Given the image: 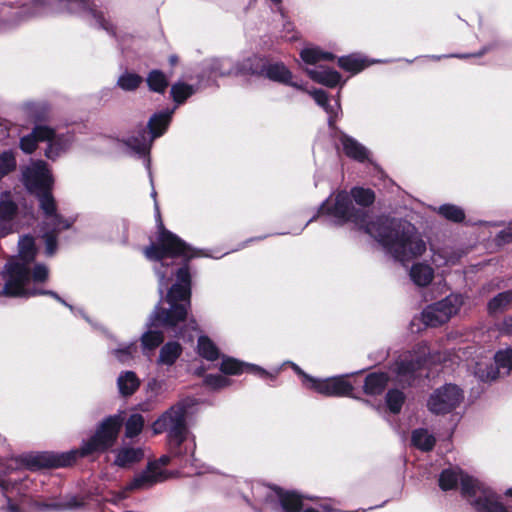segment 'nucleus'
<instances>
[{"label": "nucleus", "instance_id": "nucleus-25", "mask_svg": "<svg viewBox=\"0 0 512 512\" xmlns=\"http://www.w3.org/2000/svg\"><path fill=\"white\" fill-rule=\"evenodd\" d=\"M302 61L308 65H315L321 61L333 60L334 55L330 52L322 51L318 47H306L300 52Z\"/></svg>", "mask_w": 512, "mask_h": 512}, {"label": "nucleus", "instance_id": "nucleus-36", "mask_svg": "<svg viewBox=\"0 0 512 512\" xmlns=\"http://www.w3.org/2000/svg\"><path fill=\"white\" fill-rule=\"evenodd\" d=\"M193 93H194L193 86L182 83V82L175 83L171 87V95L173 97V100L177 104H182Z\"/></svg>", "mask_w": 512, "mask_h": 512}, {"label": "nucleus", "instance_id": "nucleus-7", "mask_svg": "<svg viewBox=\"0 0 512 512\" xmlns=\"http://www.w3.org/2000/svg\"><path fill=\"white\" fill-rule=\"evenodd\" d=\"M230 66L231 63L228 59L214 60L212 63V71L220 76L238 73H261L272 81L290 85L298 89H303L301 86L292 82L291 71L281 62L264 65L261 58L253 57L247 59L242 67L237 68L235 71H233Z\"/></svg>", "mask_w": 512, "mask_h": 512}, {"label": "nucleus", "instance_id": "nucleus-35", "mask_svg": "<svg viewBox=\"0 0 512 512\" xmlns=\"http://www.w3.org/2000/svg\"><path fill=\"white\" fill-rule=\"evenodd\" d=\"M147 83L152 91L163 93L168 86V79L162 72L154 70L149 73Z\"/></svg>", "mask_w": 512, "mask_h": 512}, {"label": "nucleus", "instance_id": "nucleus-4", "mask_svg": "<svg viewBox=\"0 0 512 512\" xmlns=\"http://www.w3.org/2000/svg\"><path fill=\"white\" fill-rule=\"evenodd\" d=\"M460 484L463 497L477 512H507L498 497L482 482L465 474L460 468L453 467L443 470L439 476L442 490L454 489Z\"/></svg>", "mask_w": 512, "mask_h": 512}, {"label": "nucleus", "instance_id": "nucleus-42", "mask_svg": "<svg viewBox=\"0 0 512 512\" xmlns=\"http://www.w3.org/2000/svg\"><path fill=\"white\" fill-rule=\"evenodd\" d=\"M494 361L499 372L500 369L510 371L512 369V349L498 351L494 356Z\"/></svg>", "mask_w": 512, "mask_h": 512}, {"label": "nucleus", "instance_id": "nucleus-54", "mask_svg": "<svg viewBox=\"0 0 512 512\" xmlns=\"http://www.w3.org/2000/svg\"><path fill=\"white\" fill-rule=\"evenodd\" d=\"M501 330L504 333H511L512 332V318H507L503 321Z\"/></svg>", "mask_w": 512, "mask_h": 512}, {"label": "nucleus", "instance_id": "nucleus-43", "mask_svg": "<svg viewBox=\"0 0 512 512\" xmlns=\"http://www.w3.org/2000/svg\"><path fill=\"white\" fill-rule=\"evenodd\" d=\"M351 194L355 202L361 206H368L373 203L375 196L370 189L354 188Z\"/></svg>", "mask_w": 512, "mask_h": 512}, {"label": "nucleus", "instance_id": "nucleus-59", "mask_svg": "<svg viewBox=\"0 0 512 512\" xmlns=\"http://www.w3.org/2000/svg\"><path fill=\"white\" fill-rule=\"evenodd\" d=\"M506 497H512V488L505 492Z\"/></svg>", "mask_w": 512, "mask_h": 512}, {"label": "nucleus", "instance_id": "nucleus-53", "mask_svg": "<svg viewBox=\"0 0 512 512\" xmlns=\"http://www.w3.org/2000/svg\"><path fill=\"white\" fill-rule=\"evenodd\" d=\"M16 481H17L16 478H8V479L0 478V487L3 490H8L9 485L14 484Z\"/></svg>", "mask_w": 512, "mask_h": 512}, {"label": "nucleus", "instance_id": "nucleus-24", "mask_svg": "<svg viewBox=\"0 0 512 512\" xmlns=\"http://www.w3.org/2000/svg\"><path fill=\"white\" fill-rule=\"evenodd\" d=\"M244 367L261 377H266L269 375L268 372L260 367L255 365L242 364L233 358H224L221 363V371L225 374H239L243 371Z\"/></svg>", "mask_w": 512, "mask_h": 512}, {"label": "nucleus", "instance_id": "nucleus-28", "mask_svg": "<svg viewBox=\"0 0 512 512\" xmlns=\"http://www.w3.org/2000/svg\"><path fill=\"white\" fill-rule=\"evenodd\" d=\"M117 384L120 393L124 396H128L138 389L140 381L134 372L127 371L120 374Z\"/></svg>", "mask_w": 512, "mask_h": 512}, {"label": "nucleus", "instance_id": "nucleus-61", "mask_svg": "<svg viewBox=\"0 0 512 512\" xmlns=\"http://www.w3.org/2000/svg\"><path fill=\"white\" fill-rule=\"evenodd\" d=\"M152 197H153L154 199L156 198V191H155V190H153V191H152Z\"/></svg>", "mask_w": 512, "mask_h": 512}, {"label": "nucleus", "instance_id": "nucleus-27", "mask_svg": "<svg viewBox=\"0 0 512 512\" xmlns=\"http://www.w3.org/2000/svg\"><path fill=\"white\" fill-rule=\"evenodd\" d=\"M387 381L384 373H372L365 379L364 391L369 395L380 394L385 389Z\"/></svg>", "mask_w": 512, "mask_h": 512}, {"label": "nucleus", "instance_id": "nucleus-38", "mask_svg": "<svg viewBox=\"0 0 512 512\" xmlns=\"http://www.w3.org/2000/svg\"><path fill=\"white\" fill-rule=\"evenodd\" d=\"M163 341V335L161 332L157 331H148L144 333L141 337L142 349L143 352L154 350L157 346L160 345Z\"/></svg>", "mask_w": 512, "mask_h": 512}, {"label": "nucleus", "instance_id": "nucleus-31", "mask_svg": "<svg viewBox=\"0 0 512 512\" xmlns=\"http://www.w3.org/2000/svg\"><path fill=\"white\" fill-rule=\"evenodd\" d=\"M285 512H298L302 507L300 496L292 492L276 491Z\"/></svg>", "mask_w": 512, "mask_h": 512}, {"label": "nucleus", "instance_id": "nucleus-60", "mask_svg": "<svg viewBox=\"0 0 512 512\" xmlns=\"http://www.w3.org/2000/svg\"><path fill=\"white\" fill-rule=\"evenodd\" d=\"M303 512H318V511L315 509H312V508H307Z\"/></svg>", "mask_w": 512, "mask_h": 512}, {"label": "nucleus", "instance_id": "nucleus-40", "mask_svg": "<svg viewBox=\"0 0 512 512\" xmlns=\"http://www.w3.org/2000/svg\"><path fill=\"white\" fill-rule=\"evenodd\" d=\"M142 82V78L133 73H124L118 79V86L126 91H131L136 89L140 83Z\"/></svg>", "mask_w": 512, "mask_h": 512}, {"label": "nucleus", "instance_id": "nucleus-56", "mask_svg": "<svg viewBox=\"0 0 512 512\" xmlns=\"http://www.w3.org/2000/svg\"><path fill=\"white\" fill-rule=\"evenodd\" d=\"M294 369L295 371L301 375L303 378H304V381H305V384L307 385V381L305 380V375H307L306 373H304L298 366L294 365Z\"/></svg>", "mask_w": 512, "mask_h": 512}, {"label": "nucleus", "instance_id": "nucleus-52", "mask_svg": "<svg viewBox=\"0 0 512 512\" xmlns=\"http://www.w3.org/2000/svg\"><path fill=\"white\" fill-rule=\"evenodd\" d=\"M156 273L159 277V291L160 293L162 294L163 293V288L165 286H167L168 284V281L165 280V275L163 272H161L159 269L156 268Z\"/></svg>", "mask_w": 512, "mask_h": 512}, {"label": "nucleus", "instance_id": "nucleus-5", "mask_svg": "<svg viewBox=\"0 0 512 512\" xmlns=\"http://www.w3.org/2000/svg\"><path fill=\"white\" fill-rule=\"evenodd\" d=\"M169 310L157 306L150 317L151 326H175L187 316L190 306V274L186 267L177 272V283L168 291Z\"/></svg>", "mask_w": 512, "mask_h": 512}, {"label": "nucleus", "instance_id": "nucleus-64", "mask_svg": "<svg viewBox=\"0 0 512 512\" xmlns=\"http://www.w3.org/2000/svg\"><path fill=\"white\" fill-rule=\"evenodd\" d=\"M146 162H147V163H146V165H147V167L149 168L150 161H149V160H147Z\"/></svg>", "mask_w": 512, "mask_h": 512}, {"label": "nucleus", "instance_id": "nucleus-3", "mask_svg": "<svg viewBox=\"0 0 512 512\" xmlns=\"http://www.w3.org/2000/svg\"><path fill=\"white\" fill-rule=\"evenodd\" d=\"M23 179L26 187L38 195L40 208L46 217V225L51 227L50 231L44 233L43 238L46 244L45 252L52 256L56 250V232L70 226L69 222L56 212L55 200L49 192L53 184L52 175L45 162L36 161L24 170Z\"/></svg>", "mask_w": 512, "mask_h": 512}, {"label": "nucleus", "instance_id": "nucleus-48", "mask_svg": "<svg viewBox=\"0 0 512 512\" xmlns=\"http://www.w3.org/2000/svg\"><path fill=\"white\" fill-rule=\"evenodd\" d=\"M206 384L213 389H220L229 385V380L222 375H210L206 377Z\"/></svg>", "mask_w": 512, "mask_h": 512}, {"label": "nucleus", "instance_id": "nucleus-45", "mask_svg": "<svg viewBox=\"0 0 512 512\" xmlns=\"http://www.w3.org/2000/svg\"><path fill=\"white\" fill-rule=\"evenodd\" d=\"M386 401L389 410L393 413H398L404 402V395L401 391L391 390L387 394Z\"/></svg>", "mask_w": 512, "mask_h": 512}, {"label": "nucleus", "instance_id": "nucleus-6", "mask_svg": "<svg viewBox=\"0 0 512 512\" xmlns=\"http://www.w3.org/2000/svg\"><path fill=\"white\" fill-rule=\"evenodd\" d=\"M185 414L186 410L182 404L172 406L153 423V431L155 434H159L168 430L174 457L182 455L181 446L184 445L185 453L189 454V456L185 458V462L194 464L196 444L194 437L190 438L187 435Z\"/></svg>", "mask_w": 512, "mask_h": 512}, {"label": "nucleus", "instance_id": "nucleus-10", "mask_svg": "<svg viewBox=\"0 0 512 512\" xmlns=\"http://www.w3.org/2000/svg\"><path fill=\"white\" fill-rule=\"evenodd\" d=\"M121 424L122 419L119 416L104 420L96 433L81 447V455L104 451L111 447L117 439Z\"/></svg>", "mask_w": 512, "mask_h": 512}, {"label": "nucleus", "instance_id": "nucleus-8", "mask_svg": "<svg viewBox=\"0 0 512 512\" xmlns=\"http://www.w3.org/2000/svg\"><path fill=\"white\" fill-rule=\"evenodd\" d=\"M155 209L159 222V235L157 238V244H151L144 250L145 256L149 260L156 261H161L166 256L192 257L193 255L190 253V248L179 237L164 228L160 219L159 207L156 201Z\"/></svg>", "mask_w": 512, "mask_h": 512}, {"label": "nucleus", "instance_id": "nucleus-62", "mask_svg": "<svg viewBox=\"0 0 512 512\" xmlns=\"http://www.w3.org/2000/svg\"><path fill=\"white\" fill-rule=\"evenodd\" d=\"M10 510H11V512H16L15 507L12 505L10 506Z\"/></svg>", "mask_w": 512, "mask_h": 512}, {"label": "nucleus", "instance_id": "nucleus-12", "mask_svg": "<svg viewBox=\"0 0 512 512\" xmlns=\"http://www.w3.org/2000/svg\"><path fill=\"white\" fill-rule=\"evenodd\" d=\"M462 399V391L456 385L447 384L430 395L427 406L432 413L445 414L455 409Z\"/></svg>", "mask_w": 512, "mask_h": 512}, {"label": "nucleus", "instance_id": "nucleus-1", "mask_svg": "<svg viewBox=\"0 0 512 512\" xmlns=\"http://www.w3.org/2000/svg\"><path fill=\"white\" fill-rule=\"evenodd\" d=\"M34 239L24 236L19 240V253L6 265L4 275L5 284L0 294L9 297H31L38 294H47L67 305L57 294L52 291H44L37 288V285L47 280L48 268L38 264L31 271L29 264L36 256Z\"/></svg>", "mask_w": 512, "mask_h": 512}, {"label": "nucleus", "instance_id": "nucleus-17", "mask_svg": "<svg viewBox=\"0 0 512 512\" xmlns=\"http://www.w3.org/2000/svg\"><path fill=\"white\" fill-rule=\"evenodd\" d=\"M16 213V205L8 195H3L0 199V237H4L12 232L11 219Z\"/></svg>", "mask_w": 512, "mask_h": 512}, {"label": "nucleus", "instance_id": "nucleus-16", "mask_svg": "<svg viewBox=\"0 0 512 512\" xmlns=\"http://www.w3.org/2000/svg\"><path fill=\"white\" fill-rule=\"evenodd\" d=\"M54 136V130L48 126L38 125L33 131L20 139V149L27 154L34 152L38 141L50 140Z\"/></svg>", "mask_w": 512, "mask_h": 512}, {"label": "nucleus", "instance_id": "nucleus-18", "mask_svg": "<svg viewBox=\"0 0 512 512\" xmlns=\"http://www.w3.org/2000/svg\"><path fill=\"white\" fill-rule=\"evenodd\" d=\"M46 141L48 142V147L45 155L47 158L55 160L70 147L73 142V136L70 133L56 134L54 132V136Z\"/></svg>", "mask_w": 512, "mask_h": 512}, {"label": "nucleus", "instance_id": "nucleus-14", "mask_svg": "<svg viewBox=\"0 0 512 512\" xmlns=\"http://www.w3.org/2000/svg\"><path fill=\"white\" fill-rule=\"evenodd\" d=\"M307 387L325 396H349L353 390L352 385L344 376L327 379H316L305 375Z\"/></svg>", "mask_w": 512, "mask_h": 512}, {"label": "nucleus", "instance_id": "nucleus-21", "mask_svg": "<svg viewBox=\"0 0 512 512\" xmlns=\"http://www.w3.org/2000/svg\"><path fill=\"white\" fill-rule=\"evenodd\" d=\"M144 458L141 448L123 447L116 451L114 464L121 468H128Z\"/></svg>", "mask_w": 512, "mask_h": 512}, {"label": "nucleus", "instance_id": "nucleus-44", "mask_svg": "<svg viewBox=\"0 0 512 512\" xmlns=\"http://www.w3.org/2000/svg\"><path fill=\"white\" fill-rule=\"evenodd\" d=\"M439 213L448 220L462 221L464 219V212L461 208L454 205H442L439 208Z\"/></svg>", "mask_w": 512, "mask_h": 512}, {"label": "nucleus", "instance_id": "nucleus-50", "mask_svg": "<svg viewBox=\"0 0 512 512\" xmlns=\"http://www.w3.org/2000/svg\"><path fill=\"white\" fill-rule=\"evenodd\" d=\"M80 504L76 501L75 498H71L70 501L65 503H56L52 505H44L47 509H53V510H64V509H73L78 507Z\"/></svg>", "mask_w": 512, "mask_h": 512}, {"label": "nucleus", "instance_id": "nucleus-33", "mask_svg": "<svg viewBox=\"0 0 512 512\" xmlns=\"http://www.w3.org/2000/svg\"><path fill=\"white\" fill-rule=\"evenodd\" d=\"M412 443L423 451H429L434 447L435 438L426 429H416L412 433Z\"/></svg>", "mask_w": 512, "mask_h": 512}, {"label": "nucleus", "instance_id": "nucleus-19", "mask_svg": "<svg viewBox=\"0 0 512 512\" xmlns=\"http://www.w3.org/2000/svg\"><path fill=\"white\" fill-rule=\"evenodd\" d=\"M308 76L315 82L327 87H335L340 83L341 75L332 69L318 67L305 70Z\"/></svg>", "mask_w": 512, "mask_h": 512}, {"label": "nucleus", "instance_id": "nucleus-32", "mask_svg": "<svg viewBox=\"0 0 512 512\" xmlns=\"http://www.w3.org/2000/svg\"><path fill=\"white\" fill-rule=\"evenodd\" d=\"M512 302V292L507 291L499 293L488 303V312L491 315L503 312L506 310Z\"/></svg>", "mask_w": 512, "mask_h": 512}, {"label": "nucleus", "instance_id": "nucleus-20", "mask_svg": "<svg viewBox=\"0 0 512 512\" xmlns=\"http://www.w3.org/2000/svg\"><path fill=\"white\" fill-rule=\"evenodd\" d=\"M410 279L420 287L428 286L434 278V269L427 263H414L409 270Z\"/></svg>", "mask_w": 512, "mask_h": 512}, {"label": "nucleus", "instance_id": "nucleus-47", "mask_svg": "<svg viewBox=\"0 0 512 512\" xmlns=\"http://www.w3.org/2000/svg\"><path fill=\"white\" fill-rule=\"evenodd\" d=\"M420 362H405L401 361L397 364V372L400 377L399 381H408V375L420 367Z\"/></svg>", "mask_w": 512, "mask_h": 512}, {"label": "nucleus", "instance_id": "nucleus-37", "mask_svg": "<svg viewBox=\"0 0 512 512\" xmlns=\"http://www.w3.org/2000/svg\"><path fill=\"white\" fill-rule=\"evenodd\" d=\"M16 169V158L12 151H4L0 154V180Z\"/></svg>", "mask_w": 512, "mask_h": 512}, {"label": "nucleus", "instance_id": "nucleus-55", "mask_svg": "<svg viewBox=\"0 0 512 512\" xmlns=\"http://www.w3.org/2000/svg\"><path fill=\"white\" fill-rule=\"evenodd\" d=\"M499 238L504 240L512 239V227H509L499 233Z\"/></svg>", "mask_w": 512, "mask_h": 512}, {"label": "nucleus", "instance_id": "nucleus-58", "mask_svg": "<svg viewBox=\"0 0 512 512\" xmlns=\"http://www.w3.org/2000/svg\"><path fill=\"white\" fill-rule=\"evenodd\" d=\"M177 62V58L175 56L170 57V63L174 65Z\"/></svg>", "mask_w": 512, "mask_h": 512}, {"label": "nucleus", "instance_id": "nucleus-39", "mask_svg": "<svg viewBox=\"0 0 512 512\" xmlns=\"http://www.w3.org/2000/svg\"><path fill=\"white\" fill-rule=\"evenodd\" d=\"M338 63L341 68L354 73L361 71L367 66L363 59L356 56L342 57Z\"/></svg>", "mask_w": 512, "mask_h": 512}, {"label": "nucleus", "instance_id": "nucleus-29", "mask_svg": "<svg viewBox=\"0 0 512 512\" xmlns=\"http://www.w3.org/2000/svg\"><path fill=\"white\" fill-rule=\"evenodd\" d=\"M318 105L323 107L329 116V125L333 126L334 119L333 115H336L340 110V103L337 101L334 105L328 103V96L323 90H313L308 92Z\"/></svg>", "mask_w": 512, "mask_h": 512}, {"label": "nucleus", "instance_id": "nucleus-30", "mask_svg": "<svg viewBox=\"0 0 512 512\" xmlns=\"http://www.w3.org/2000/svg\"><path fill=\"white\" fill-rule=\"evenodd\" d=\"M182 348L177 342H168L165 344L159 354L158 363L163 365H172L181 355Z\"/></svg>", "mask_w": 512, "mask_h": 512}, {"label": "nucleus", "instance_id": "nucleus-22", "mask_svg": "<svg viewBox=\"0 0 512 512\" xmlns=\"http://www.w3.org/2000/svg\"><path fill=\"white\" fill-rule=\"evenodd\" d=\"M473 373L481 381L495 380L500 374L498 368L493 366L491 358L487 356L478 358L474 364Z\"/></svg>", "mask_w": 512, "mask_h": 512}, {"label": "nucleus", "instance_id": "nucleus-34", "mask_svg": "<svg viewBox=\"0 0 512 512\" xmlns=\"http://www.w3.org/2000/svg\"><path fill=\"white\" fill-rule=\"evenodd\" d=\"M198 353L207 360H216L219 352L214 343L206 336H201L198 339Z\"/></svg>", "mask_w": 512, "mask_h": 512}, {"label": "nucleus", "instance_id": "nucleus-51", "mask_svg": "<svg viewBox=\"0 0 512 512\" xmlns=\"http://www.w3.org/2000/svg\"><path fill=\"white\" fill-rule=\"evenodd\" d=\"M431 261L436 268H441L454 263V261L446 259L441 253H434Z\"/></svg>", "mask_w": 512, "mask_h": 512}, {"label": "nucleus", "instance_id": "nucleus-46", "mask_svg": "<svg viewBox=\"0 0 512 512\" xmlns=\"http://www.w3.org/2000/svg\"><path fill=\"white\" fill-rule=\"evenodd\" d=\"M136 353H137V345L135 343H132L125 347L116 349L114 351L115 357L121 363H128L129 361H131L134 358Z\"/></svg>", "mask_w": 512, "mask_h": 512}, {"label": "nucleus", "instance_id": "nucleus-23", "mask_svg": "<svg viewBox=\"0 0 512 512\" xmlns=\"http://www.w3.org/2000/svg\"><path fill=\"white\" fill-rule=\"evenodd\" d=\"M340 141L343 151L348 157L361 162L368 159V150L354 138L343 134Z\"/></svg>", "mask_w": 512, "mask_h": 512}, {"label": "nucleus", "instance_id": "nucleus-2", "mask_svg": "<svg viewBox=\"0 0 512 512\" xmlns=\"http://www.w3.org/2000/svg\"><path fill=\"white\" fill-rule=\"evenodd\" d=\"M360 224L400 262L421 257L427 250L426 242L416 228L406 221L377 218L365 225L361 220Z\"/></svg>", "mask_w": 512, "mask_h": 512}, {"label": "nucleus", "instance_id": "nucleus-57", "mask_svg": "<svg viewBox=\"0 0 512 512\" xmlns=\"http://www.w3.org/2000/svg\"><path fill=\"white\" fill-rule=\"evenodd\" d=\"M160 387V383L156 380H153L149 383V388L150 389H156V388H159Z\"/></svg>", "mask_w": 512, "mask_h": 512}, {"label": "nucleus", "instance_id": "nucleus-9", "mask_svg": "<svg viewBox=\"0 0 512 512\" xmlns=\"http://www.w3.org/2000/svg\"><path fill=\"white\" fill-rule=\"evenodd\" d=\"M170 461L171 457L168 455H164L160 457L157 461L149 463L146 470L143 471L141 474L137 475L133 479V481L126 486L125 491L121 492L112 501L117 502L125 498L126 491L147 489L155 485L156 483H160L167 479L175 477L178 474L177 472H170L164 469V467L168 465Z\"/></svg>", "mask_w": 512, "mask_h": 512}, {"label": "nucleus", "instance_id": "nucleus-49", "mask_svg": "<svg viewBox=\"0 0 512 512\" xmlns=\"http://www.w3.org/2000/svg\"><path fill=\"white\" fill-rule=\"evenodd\" d=\"M128 145L134 149L137 153H146L150 148V143L143 137L142 141H138L135 138L128 140Z\"/></svg>", "mask_w": 512, "mask_h": 512}, {"label": "nucleus", "instance_id": "nucleus-41", "mask_svg": "<svg viewBox=\"0 0 512 512\" xmlns=\"http://www.w3.org/2000/svg\"><path fill=\"white\" fill-rule=\"evenodd\" d=\"M144 426V419L139 414H133L126 422V436L132 438L138 435Z\"/></svg>", "mask_w": 512, "mask_h": 512}, {"label": "nucleus", "instance_id": "nucleus-26", "mask_svg": "<svg viewBox=\"0 0 512 512\" xmlns=\"http://www.w3.org/2000/svg\"><path fill=\"white\" fill-rule=\"evenodd\" d=\"M173 112L174 110H166L165 112L154 115L150 119L148 125L152 138L159 137L165 132Z\"/></svg>", "mask_w": 512, "mask_h": 512}, {"label": "nucleus", "instance_id": "nucleus-13", "mask_svg": "<svg viewBox=\"0 0 512 512\" xmlns=\"http://www.w3.org/2000/svg\"><path fill=\"white\" fill-rule=\"evenodd\" d=\"M74 458L75 453L61 456H55L49 453L26 455L20 460L16 459L11 461L8 469L12 470L25 467L31 470H37L46 467H61L69 465Z\"/></svg>", "mask_w": 512, "mask_h": 512}, {"label": "nucleus", "instance_id": "nucleus-15", "mask_svg": "<svg viewBox=\"0 0 512 512\" xmlns=\"http://www.w3.org/2000/svg\"><path fill=\"white\" fill-rule=\"evenodd\" d=\"M319 212L329 214L344 221H355L358 223V217L354 213V208L345 191H339L329 197L320 207Z\"/></svg>", "mask_w": 512, "mask_h": 512}, {"label": "nucleus", "instance_id": "nucleus-11", "mask_svg": "<svg viewBox=\"0 0 512 512\" xmlns=\"http://www.w3.org/2000/svg\"><path fill=\"white\" fill-rule=\"evenodd\" d=\"M463 304V296L451 294L441 301L429 305L422 313L423 322L429 326L444 324L460 311Z\"/></svg>", "mask_w": 512, "mask_h": 512}, {"label": "nucleus", "instance_id": "nucleus-63", "mask_svg": "<svg viewBox=\"0 0 512 512\" xmlns=\"http://www.w3.org/2000/svg\"><path fill=\"white\" fill-rule=\"evenodd\" d=\"M271 1H272V2H274V3H276V4H278V3H280V2H281V0H271Z\"/></svg>", "mask_w": 512, "mask_h": 512}]
</instances>
